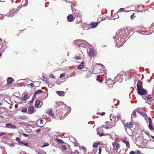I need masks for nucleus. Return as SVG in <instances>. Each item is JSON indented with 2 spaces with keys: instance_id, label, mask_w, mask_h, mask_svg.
Returning a JSON list of instances; mask_svg holds the SVG:
<instances>
[{
  "instance_id": "a211bd4d",
  "label": "nucleus",
  "mask_w": 154,
  "mask_h": 154,
  "mask_svg": "<svg viewBox=\"0 0 154 154\" xmlns=\"http://www.w3.org/2000/svg\"><path fill=\"white\" fill-rule=\"evenodd\" d=\"M47 113L51 117H54V114L53 112V110L52 109H48L47 112Z\"/></svg>"
},
{
  "instance_id": "f257e3e1",
  "label": "nucleus",
  "mask_w": 154,
  "mask_h": 154,
  "mask_svg": "<svg viewBox=\"0 0 154 154\" xmlns=\"http://www.w3.org/2000/svg\"><path fill=\"white\" fill-rule=\"evenodd\" d=\"M131 32L128 28L121 29L117 32L113 38L115 39L116 46L118 47L122 46L125 41L126 37L128 36Z\"/></svg>"
},
{
  "instance_id": "f8f14e48",
  "label": "nucleus",
  "mask_w": 154,
  "mask_h": 154,
  "mask_svg": "<svg viewBox=\"0 0 154 154\" xmlns=\"http://www.w3.org/2000/svg\"><path fill=\"white\" fill-rule=\"evenodd\" d=\"M35 108L32 106H30L28 108L27 113L28 114H32L34 112V109Z\"/></svg>"
},
{
  "instance_id": "c03bdc74",
  "label": "nucleus",
  "mask_w": 154,
  "mask_h": 154,
  "mask_svg": "<svg viewBox=\"0 0 154 154\" xmlns=\"http://www.w3.org/2000/svg\"><path fill=\"white\" fill-rule=\"evenodd\" d=\"M125 126L127 128H130L129 124L128 123H127L125 124Z\"/></svg>"
},
{
  "instance_id": "58836bf2",
  "label": "nucleus",
  "mask_w": 154,
  "mask_h": 154,
  "mask_svg": "<svg viewBox=\"0 0 154 154\" xmlns=\"http://www.w3.org/2000/svg\"><path fill=\"white\" fill-rule=\"evenodd\" d=\"M98 145V144L97 143H94L93 144V146L94 147V148H96L97 147V146Z\"/></svg>"
},
{
  "instance_id": "423d86ee",
  "label": "nucleus",
  "mask_w": 154,
  "mask_h": 154,
  "mask_svg": "<svg viewBox=\"0 0 154 154\" xmlns=\"http://www.w3.org/2000/svg\"><path fill=\"white\" fill-rule=\"evenodd\" d=\"M105 78L106 83L108 85H113L114 84L115 81L112 80L110 79L109 78L107 79L106 78V77H105Z\"/></svg>"
},
{
  "instance_id": "a878e982",
  "label": "nucleus",
  "mask_w": 154,
  "mask_h": 154,
  "mask_svg": "<svg viewBox=\"0 0 154 154\" xmlns=\"http://www.w3.org/2000/svg\"><path fill=\"white\" fill-rule=\"evenodd\" d=\"M122 141L126 145V146L128 148L130 147V146L129 145V142L125 140H122Z\"/></svg>"
},
{
  "instance_id": "473e14b6",
  "label": "nucleus",
  "mask_w": 154,
  "mask_h": 154,
  "mask_svg": "<svg viewBox=\"0 0 154 154\" xmlns=\"http://www.w3.org/2000/svg\"><path fill=\"white\" fill-rule=\"evenodd\" d=\"M146 98L148 100H152V97L150 95H148L146 97Z\"/></svg>"
},
{
  "instance_id": "69168bd1",
  "label": "nucleus",
  "mask_w": 154,
  "mask_h": 154,
  "mask_svg": "<svg viewBox=\"0 0 154 154\" xmlns=\"http://www.w3.org/2000/svg\"><path fill=\"white\" fill-rule=\"evenodd\" d=\"M74 144H75V146H78V143L77 142L75 143H74Z\"/></svg>"
},
{
  "instance_id": "c85d7f7f",
  "label": "nucleus",
  "mask_w": 154,
  "mask_h": 154,
  "mask_svg": "<svg viewBox=\"0 0 154 154\" xmlns=\"http://www.w3.org/2000/svg\"><path fill=\"white\" fill-rule=\"evenodd\" d=\"M77 22H78V23H80L82 21L81 18L80 17H78L77 18Z\"/></svg>"
},
{
  "instance_id": "c9c22d12",
  "label": "nucleus",
  "mask_w": 154,
  "mask_h": 154,
  "mask_svg": "<svg viewBox=\"0 0 154 154\" xmlns=\"http://www.w3.org/2000/svg\"><path fill=\"white\" fill-rule=\"evenodd\" d=\"M21 144L26 146H28V143H25L23 142H22Z\"/></svg>"
},
{
  "instance_id": "de8ad7c7",
  "label": "nucleus",
  "mask_w": 154,
  "mask_h": 154,
  "mask_svg": "<svg viewBox=\"0 0 154 154\" xmlns=\"http://www.w3.org/2000/svg\"><path fill=\"white\" fill-rule=\"evenodd\" d=\"M145 133L147 134L148 136H149V133L148 131H146L145 132Z\"/></svg>"
},
{
  "instance_id": "13d9d810",
  "label": "nucleus",
  "mask_w": 154,
  "mask_h": 154,
  "mask_svg": "<svg viewBox=\"0 0 154 154\" xmlns=\"http://www.w3.org/2000/svg\"><path fill=\"white\" fill-rule=\"evenodd\" d=\"M130 154H135V152L134 151H131L130 152Z\"/></svg>"
},
{
  "instance_id": "338daca9",
  "label": "nucleus",
  "mask_w": 154,
  "mask_h": 154,
  "mask_svg": "<svg viewBox=\"0 0 154 154\" xmlns=\"http://www.w3.org/2000/svg\"><path fill=\"white\" fill-rule=\"evenodd\" d=\"M18 107V105L17 104H15V107L16 108H17Z\"/></svg>"
},
{
  "instance_id": "4be33fe9",
  "label": "nucleus",
  "mask_w": 154,
  "mask_h": 154,
  "mask_svg": "<svg viewBox=\"0 0 154 154\" xmlns=\"http://www.w3.org/2000/svg\"><path fill=\"white\" fill-rule=\"evenodd\" d=\"M84 62H82L77 67V68L78 69H82L84 67Z\"/></svg>"
},
{
  "instance_id": "a18cd8bd",
  "label": "nucleus",
  "mask_w": 154,
  "mask_h": 154,
  "mask_svg": "<svg viewBox=\"0 0 154 154\" xmlns=\"http://www.w3.org/2000/svg\"><path fill=\"white\" fill-rule=\"evenodd\" d=\"M133 124V123L132 122H130V123H129V126H130V128L132 127Z\"/></svg>"
},
{
  "instance_id": "9b49d317",
  "label": "nucleus",
  "mask_w": 154,
  "mask_h": 154,
  "mask_svg": "<svg viewBox=\"0 0 154 154\" xmlns=\"http://www.w3.org/2000/svg\"><path fill=\"white\" fill-rule=\"evenodd\" d=\"M112 117H115V120H114L113 121H115L116 122H117L119 121V119H120V116H114L113 114H111L110 115V120H112Z\"/></svg>"
},
{
  "instance_id": "b1692460",
  "label": "nucleus",
  "mask_w": 154,
  "mask_h": 154,
  "mask_svg": "<svg viewBox=\"0 0 154 154\" xmlns=\"http://www.w3.org/2000/svg\"><path fill=\"white\" fill-rule=\"evenodd\" d=\"M98 24V23L96 22L95 23H91V26L92 28H94L96 27Z\"/></svg>"
},
{
  "instance_id": "3c124183",
  "label": "nucleus",
  "mask_w": 154,
  "mask_h": 154,
  "mask_svg": "<svg viewBox=\"0 0 154 154\" xmlns=\"http://www.w3.org/2000/svg\"><path fill=\"white\" fill-rule=\"evenodd\" d=\"M83 29H84L87 30V29H89V28L86 26H84L83 27Z\"/></svg>"
},
{
  "instance_id": "c756f323",
  "label": "nucleus",
  "mask_w": 154,
  "mask_h": 154,
  "mask_svg": "<svg viewBox=\"0 0 154 154\" xmlns=\"http://www.w3.org/2000/svg\"><path fill=\"white\" fill-rule=\"evenodd\" d=\"M35 96H34V95H33L32 97V99L30 100V105H31L32 104V103H33L34 101V100L35 99Z\"/></svg>"
},
{
  "instance_id": "20e7f679",
  "label": "nucleus",
  "mask_w": 154,
  "mask_h": 154,
  "mask_svg": "<svg viewBox=\"0 0 154 154\" xmlns=\"http://www.w3.org/2000/svg\"><path fill=\"white\" fill-rule=\"evenodd\" d=\"M112 146L113 148V151L114 152V153L113 152H112V154H115V153H116L117 152L120 146L119 144L117 142H115L112 143Z\"/></svg>"
},
{
  "instance_id": "bb28decb",
  "label": "nucleus",
  "mask_w": 154,
  "mask_h": 154,
  "mask_svg": "<svg viewBox=\"0 0 154 154\" xmlns=\"http://www.w3.org/2000/svg\"><path fill=\"white\" fill-rule=\"evenodd\" d=\"M42 92V91L41 89L36 91L34 94V96H35L36 94L41 93Z\"/></svg>"
},
{
  "instance_id": "cd10ccee",
  "label": "nucleus",
  "mask_w": 154,
  "mask_h": 154,
  "mask_svg": "<svg viewBox=\"0 0 154 154\" xmlns=\"http://www.w3.org/2000/svg\"><path fill=\"white\" fill-rule=\"evenodd\" d=\"M136 111L137 112H138L139 114L140 115H142L143 114V112L141 111L140 108H138L136 109Z\"/></svg>"
},
{
  "instance_id": "37998d69",
  "label": "nucleus",
  "mask_w": 154,
  "mask_h": 154,
  "mask_svg": "<svg viewBox=\"0 0 154 154\" xmlns=\"http://www.w3.org/2000/svg\"><path fill=\"white\" fill-rule=\"evenodd\" d=\"M151 28H152V31L154 32V23L152 24L151 26Z\"/></svg>"
},
{
  "instance_id": "9d476101",
  "label": "nucleus",
  "mask_w": 154,
  "mask_h": 154,
  "mask_svg": "<svg viewBox=\"0 0 154 154\" xmlns=\"http://www.w3.org/2000/svg\"><path fill=\"white\" fill-rule=\"evenodd\" d=\"M5 127L11 129H15L17 128V127L16 126L12 124L11 123H7L5 125Z\"/></svg>"
},
{
  "instance_id": "79ce46f5",
  "label": "nucleus",
  "mask_w": 154,
  "mask_h": 154,
  "mask_svg": "<svg viewBox=\"0 0 154 154\" xmlns=\"http://www.w3.org/2000/svg\"><path fill=\"white\" fill-rule=\"evenodd\" d=\"M141 115L144 117H146L147 116V115L146 113H144L143 112V114H142V115Z\"/></svg>"
},
{
  "instance_id": "72a5a7b5",
  "label": "nucleus",
  "mask_w": 154,
  "mask_h": 154,
  "mask_svg": "<svg viewBox=\"0 0 154 154\" xmlns=\"http://www.w3.org/2000/svg\"><path fill=\"white\" fill-rule=\"evenodd\" d=\"M17 141L19 144H21L22 141H20L19 138L17 137L15 139Z\"/></svg>"
},
{
  "instance_id": "aec40b11",
  "label": "nucleus",
  "mask_w": 154,
  "mask_h": 154,
  "mask_svg": "<svg viewBox=\"0 0 154 154\" xmlns=\"http://www.w3.org/2000/svg\"><path fill=\"white\" fill-rule=\"evenodd\" d=\"M57 93L60 96H63L65 95V93L62 91H57Z\"/></svg>"
},
{
  "instance_id": "393cba45",
  "label": "nucleus",
  "mask_w": 154,
  "mask_h": 154,
  "mask_svg": "<svg viewBox=\"0 0 154 154\" xmlns=\"http://www.w3.org/2000/svg\"><path fill=\"white\" fill-rule=\"evenodd\" d=\"M136 110H134L132 112L131 115V119L134 118H135L136 117Z\"/></svg>"
},
{
  "instance_id": "412c9836",
  "label": "nucleus",
  "mask_w": 154,
  "mask_h": 154,
  "mask_svg": "<svg viewBox=\"0 0 154 154\" xmlns=\"http://www.w3.org/2000/svg\"><path fill=\"white\" fill-rule=\"evenodd\" d=\"M55 141L59 143H63L64 142L63 140L59 138H55Z\"/></svg>"
},
{
  "instance_id": "7c9ffc66",
  "label": "nucleus",
  "mask_w": 154,
  "mask_h": 154,
  "mask_svg": "<svg viewBox=\"0 0 154 154\" xmlns=\"http://www.w3.org/2000/svg\"><path fill=\"white\" fill-rule=\"evenodd\" d=\"M27 110V109L25 107H23L22 108L21 110V112L23 113H25Z\"/></svg>"
},
{
  "instance_id": "4d7b16f0",
  "label": "nucleus",
  "mask_w": 154,
  "mask_h": 154,
  "mask_svg": "<svg viewBox=\"0 0 154 154\" xmlns=\"http://www.w3.org/2000/svg\"><path fill=\"white\" fill-rule=\"evenodd\" d=\"M28 85L30 86L31 87H33L34 85V84L32 83L29 84Z\"/></svg>"
},
{
  "instance_id": "6e6d98bb",
  "label": "nucleus",
  "mask_w": 154,
  "mask_h": 154,
  "mask_svg": "<svg viewBox=\"0 0 154 154\" xmlns=\"http://www.w3.org/2000/svg\"><path fill=\"white\" fill-rule=\"evenodd\" d=\"M75 58L78 60L81 59L80 57L79 56H77L75 57Z\"/></svg>"
},
{
  "instance_id": "bf43d9fd",
  "label": "nucleus",
  "mask_w": 154,
  "mask_h": 154,
  "mask_svg": "<svg viewBox=\"0 0 154 154\" xmlns=\"http://www.w3.org/2000/svg\"><path fill=\"white\" fill-rule=\"evenodd\" d=\"M43 120L42 119H41L40 120V123L41 124H43Z\"/></svg>"
},
{
  "instance_id": "1a4fd4ad",
  "label": "nucleus",
  "mask_w": 154,
  "mask_h": 154,
  "mask_svg": "<svg viewBox=\"0 0 154 154\" xmlns=\"http://www.w3.org/2000/svg\"><path fill=\"white\" fill-rule=\"evenodd\" d=\"M88 54L90 57H93L96 55V52L95 50L94 49H90V51Z\"/></svg>"
},
{
  "instance_id": "8fccbe9b",
  "label": "nucleus",
  "mask_w": 154,
  "mask_h": 154,
  "mask_svg": "<svg viewBox=\"0 0 154 154\" xmlns=\"http://www.w3.org/2000/svg\"><path fill=\"white\" fill-rule=\"evenodd\" d=\"M124 10V8H120V9L118 11H119V12H121V11H123V10Z\"/></svg>"
},
{
  "instance_id": "2eb2a0df",
  "label": "nucleus",
  "mask_w": 154,
  "mask_h": 154,
  "mask_svg": "<svg viewBox=\"0 0 154 154\" xmlns=\"http://www.w3.org/2000/svg\"><path fill=\"white\" fill-rule=\"evenodd\" d=\"M148 119L149 120V124L148 125V127L151 131H152L153 129V128L152 125V121L150 118H148Z\"/></svg>"
},
{
  "instance_id": "864d4df0",
  "label": "nucleus",
  "mask_w": 154,
  "mask_h": 154,
  "mask_svg": "<svg viewBox=\"0 0 154 154\" xmlns=\"http://www.w3.org/2000/svg\"><path fill=\"white\" fill-rule=\"evenodd\" d=\"M41 129H38L36 131V133H39L41 131Z\"/></svg>"
},
{
  "instance_id": "603ef678",
  "label": "nucleus",
  "mask_w": 154,
  "mask_h": 154,
  "mask_svg": "<svg viewBox=\"0 0 154 154\" xmlns=\"http://www.w3.org/2000/svg\"><path fill=\"white\" fill-rule=\"evenodd\" d=\"M23 135L24 136V137H28L29 136V135L27 134H24V133H23Z\"/></svg>"
},
{
  "instance_id": "5701e85b",
  "label": "nucleus",
  "mask_w": 154,
  "mask_h": 154,
  "mask_svg": "<svg viewBox=\"0 0 154 154\" xmlns=\"http://www.w3.org/2000/svg\"><path fill=\"white\" fill-rule=\"evenodd\" d=\"M11 11H10V13L8 14H7L8 17H12L14 15L16 14V13L17 12V11H16L14 12V13L13 14H11V15H10L9 14L11 13Z\"/></svg>"
},
{
  "instance_id": "dca6fc26",
  "label": "nucleus",
  "mask_w": 154,
  "mask_h": 154,
  "mask_svg": "<svg viewBox=\"0 0 154 154\" xmlns=\"http://www.w3.org/2000/svg\"><path fill=\"white\" fill-rule=\"evenodd\" d=\"M67 20L69 22H72L73 21L74 19L72 14H70L67 17Z\"/></svg>"
},
{
  "instance_id": "6e6552de",
  "label": "nucleus",
  "mask_w": 154,
  "mask_h": 154,
  "mask_svg": "<svg viewBox=\"0 0 154 154\" xmlns=\"http://www.w3.org/2000/svg\"><path fill=\"white\" fill-rule=\"evenodd\" d=\"M43 102L39 100H36L35 101V106L36 108H40L42 106Z\"/></svg>"
},
{
  "instance_id": "4468645a",
  "label": "nucleus",
  "mask_w": 154,
  "mask_h": 154,
  "mask_svg": "<svg viewBox=\"0 0 154 154\" xmlns=\"http://www.w3.org/2000/svg\"><path fill=\"white\" fill-rule=\"evenodd\" d=\"M137 90L142 88V82L141 81L139 80L138 81L137 84Z\"/></svg>"
},
{
  "instance_id": "680f3d73",
  "label": "nucleus",
  "mask_w": 154,
  "mask_h": 154,
  "mask_svg": "<svg viewBox=\"0 0 154 154\" xmlns=\"http://www.w3.org/2000/svg\"><path fill=\"white\" fill-rule=\"evenodd\" d=\"M103 133H101V134H99V136L100 137H101L103 136Z\"/></svg>"
},
{
  "instance_id": "09e8293b",
  "label": "nucleus",
  "mask_w": 154,
  "mask_h": 154,
  "mask_svg": "<svg viewBox=\"0 0 154 154\" xmlns=\"http://www.w3.org/2000/svg\"><path fill=\"white\" fill-rule=\"evenodd\" d=\"M15 146V144L14 143H11L10 144L9 146H12L13 147L14 146Z\"/></svg>"
},
{
  "instance_id": "052dcab7",
  "label": "nucleus",
  "mask_w": 154,
  "mask_h": 154,
  "mask_svg": "<svg viewBox=\"0 0 154 154\" xmlns=\"http://www.w3.org/2000/svg\"><path fill=\"white\" fill-rule=\"evenodd\" d=\"M115 16L116 17V18H118V17H119V16H118V14H115Z\"/></svg>"
},
{
  "instance_id": "5fc2aeb1",
  "label": "nucleus",
  "mask_w": 154,
  "mask_h": 154,
  "mask_svg": "<svg viewBox=\"0 0 154 154\" xmlns=\"http://www.w3.org/2000/svg\"><path fill=\"white\" fill-rule=\"evenodd\" d=\"M5 134L3 132H1L0 133V136Z\"/></svg>"
},
{
  "instance_id": "7ed1b4c3",
  "label": "nucleus",
  "mask_w": 154,
  "mask_h": 154,
  "mask_svg": "<svg viewBox=\"0 0 154 154\" xmlns=\"http://www.w3.org/2000/svg\"><path fill=\"white\" fill-rule=\"evenodd\" d=\"M75 42L78 46L83 47L87 42L85 40H75Z\"/></svg>"
},
{
  "instance_id": "49530a36",
  "label": "nucleus",
  "mask_w": 154,
  "mask_h": 154,
  "mask_svg": "<svg viewBox=\"0 0 154 154\" xmlns=\"http://www.w3.org/2000/svg\"><path fill=\"white\" fill-rule=\"evenodd\" d=\"M99 151L98 152V154H101V149L100 147H99Z\"/></svg>"
},
{
  "instance_id": "f3484780",
  "label": "nucleus",
  "mask_w": 154,
  "mask_h": 154,
  "mask_svg": "<svg viewBox=\"0 0 154 154\" xmlns=\"http://www.w3.org/2000/svg\"><path fill=\"white\" fill-rule=\"evenodd\" d=\"M103 78L102 76L98 75L97 76V79L99 82L101 83L103 81Z\"/></svg>"
},
{
  "instance_id": "a19ab883",
  "label": "nucleus",
  "mask_w": 154,
  "mask_h": 154,
  "mask_svg": "<svg viewBox=\"0 0 154 154\" xmlns=\"http://www.w3.org/2000/svg\"><path fill=\"white\" fill-rule=\"evenodd\" d=\"M134 13H133L132 14L130 17L131 18V19H133L135 17V16H134Z\"/></svg>"
},
{
  "instance_id": "4c0bfd02",
  "label": "nucleus",
  "mask_w": 154,
  "mask_h": 154,
  "mask_svg": "<svg viewBox=\"0 0 154 154\" xmlns=\"http://www.w3.org/2000/svg\"><path fill=\"white\" fill-rule=\"evenodd\" d=\"M98 115H101L103 116L105 114V113L104 112H103L101 113L99 112L97 113Z\"/></svg>"
},
{
  "instance_id": "6ab92c4d",
  "label": "nucleus",
  "mask_w": 154,
  "mask_h": 154,
  "mask_svg": "<svg viewBox=\"0 0 154 154\" xmlns=\"http://www.w3.org/2000/svg\"><path fill=\"white\" fill-rule=\"evenodd\" d=\"M13 80V79L12 78L8 77L7 79V84L8 85L11 84Z\"/></svg>"
},
{
  "instance_id": "f03ea898",
  "label": "nucleus",
  "mask_w": 154,
  "mask_h": 154,
  "mask_svg": "<svg viewBox=\"0 0 154 154\" xmlns=\"http://www.w3.org/2000/svg\"><path fill=\"white\" fill-rule=\"evenodd\" d=\"M65 108L66 106L65 105H62V106L60 107L58 110H56L57 115L58 116L60 117L61 116L63 115L64 114V112L63 111Z\"/></svg>"
},
{
  "instance_id": "e433bc0d",
  "label": "nucleus",
  "mask_w": 154,
  "mask_h": 154,
  "mask_svg": "<svg viewBox=\"0 0 154 154\" xmlns=\"http://www.w3.org/2000/svg\"><path fill=\"white\" fill-rule=\"evenodd\" d=\"M49 77L51 78L55 79V77L52 73H51L50 74Z\"/></svg>"
},
{
  "instance_id": "2f4dec72",
  "label": "nucleus",
  "mask_w": 154,
  "mask_h": 154,
  "mask_svg": "<svg viewBox=\"0 0 154 154\" xmlns=\"http://www.w3.org/2000/svg\"><path fill=\"white\" fill-rule=\"evenodd\" d=\"M61 148L63 150H65L67 149V147L65 145H62L61 146Z\"/></svg>"
},
{
  "instance_id": "ddd939ff",
  "label": "nucleus",
  "mask_w": 154,
  "mask_h": 154,
  "mask_svg": "<svg viewBox=\"0 0 154 154\" xmlns=\"http://www.w3.org/2000/svg\"><path fill=\"white\" fill-rule=\"evenodd\" d=\"M25 95L23 97H22L21 98V99L22 101H25L27 99L29 98L28 96V93L24 92Z\"/></svg>"
},
{
  "instance_id": "f704fd0d",
  "label": "nucleus",
  "mask_w": 154,
  "mask_h": 154,
  "mask_svg": "<svg viewBox=\"0 0 154 154\" xmlns=\"http://www.w3.org/2000/svg\"><path fill=\"white\" fill-rule=\"evenodd\" d=\"M49 145V143H45L44 145L42 146V148L46 146H47Z\"/></svg>"
},
{
  "instance_id": "e2e57ef3",
  "label": "nucleus",
  "mask_w": 154,
  "mask_h": 154,
  "mask_svg": "<svg viewBox=\"0 0 154 154\" xmlns=\"http://www.w3.org/2000/svg\"><path fill=\"white\" fill-rule=\"evenodd\" d=\"M149 137H151L152 138H153L154 140V137H153V136H152L151 135H150L149 134V136H148Z\"/></svg>"
},
{
  "instance_id": "0e129e2a",
  "label": "nucleus",
  "mask_w": 154,
  "mask_h": 154,
  "mask_svg": "<svg viewBox=\"0 0 154 154\" xmlns=\"http://www.w3.org/2000/svg\"><path fill=\"white\" fill-rule=\"evenodd\" d=\"M82 148L84 150L85 149V148L84 146H82Z\"/></svg>"
},
{
  "instance_id": "ea45409f",
  "label": "nucleus",
  "mask_w": 154,
  "mask_h": 154,
  "mask_svg": "<svg viewBox=\"0 0 154 154\" xmlns=\"http://www.w3.org/2000/svg\"><path fill=\"white\" fill-rule=\"evenodd\" d=\"M65 76V74L64 73H62L60 75V78H63Z\"/></svg>"
},
{
  "instance_id": "0eeeda50",
  "label": "nucleus",
  "mask_w": 154,
  "mask_h": 154,
  "mask_svg": "<svg viewBox=\"0 0 154 154\" xmlns=\"http://www.w3.org/2000/svg\"><path fill=\"white\" fill-rule=\"evenodd\" d=\"M138 93L140 95H145L147 93V91L146 90L143 89V88L137 90Z\"/></svg>"
},
{
  "instance_id": "774afa93",
  "label": "nucleus",
  "mask_w": 154,
  "mask_h": 154,
  "mask_svg": "<svg viewBox=\"0 0 154 154\" xmlns=\"http://www.w3.org/2000/svg\"><path fill=\"white\" fill-rule=\"evenodd\" d=\"M143 11H140V10H138V11H137V12H142Z\"/></svg>"
},
{
  "instance_id": "39448f33",
  "label": "nucleus",
  "mask_w": 154,
  "mask_h": 154,
  "mask_svg": "<svg viewBox=\"0 0 154 154\" xmlns=\"http://www.w3.org/2000/svg\"><path fill=\"white\" fill-rule=\"evenodd\" d=\"M123 79V74L122 73H120L118 74L115 78L114 81L115 82H116L117 81H120L121 82Z\"/></svg>"
}]
</instances>
